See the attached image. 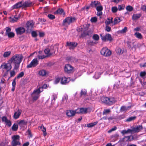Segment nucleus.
Returning a JSON list of instances; mask_svg holds the SVG:
<instances>
[{"instance_id":"nucleus-1","label":"nucleus","mask_w":146,"mask_h":146,"mask_svg":"<svg viewBox=\"0 0 146 146\" xmlns=\"http://www.w3.org/2000/svg\"><path fill=\"white\" fill-rule=\"evenodd\" d=\"M23 57L22 55L16 54L12 56L9 61L13 63L14 65V69L17 70L19 68Z\"/></svg>"},{"instance_id":"nucleus-2","label":"nucleus","mask_w":146,"mask_h":146,"mask_svg":"<svg viewBox=\"0 0 146 146\" xmlns=\"http://www.w3.org/2000/svg\"><path fill=\"white\" fill-rule=\"evenodd\" d=\"M102 102L106 104L109 105H112L114 104L116 100L113 98H108L105 96H102L101 98Z\"/></svg>"},{"instance_id":"nucleus-3","label":"nucleus","mask_w":146,"mask_h":146,"mask_svg":"<svg viewBox=\"0 0 146 146\" xmlns=\"http://www.w3.org/2000/svg\"><path fill=\"white\" fill-rule=\"evenodd\" d=\"M13 140L11 142L12 145H20L21 143L19 141L20 136L19 135H14L12 137Z\"/></svg>"},{"instance_id":"nucleus-4","label":"nucleus","mask_w":146,"mask_h":146,"mask_svg":"<svg viewBox=\"0 0 146 146\" xmlns=\"http://www.w3.org/2000/svg\"><path fill=\"white\" fill-rule=\"evenodd\" d=\"M40 88H39L37 90H34L32 94V96L33 100H36L39 97V94L41 92V91L40 90Z\"/></svg>"},{"instance_id":"nucleus-5","label":"nucleus","mask_w":146,"mask_h":146,"mask_svg":"<svg viewBox=\"0 0 146 146\" xmlns=\"http://www.w3.org/2000/svg\"><path fill=\"white\" fill-rule=\"evenodd\" d=\"M34 23L31 21H28L27 22L25 26L26 31L28 32H30L33 28Z\"/></svg>"},{"instance_id":"nucleus-6","label":"nucleus","mask_w":146,"mask_h":146,"mask_svg":"<svg viewBox=\"0 0 146 146\" xmlns=\"http://www.w3.org/2000/svg\"><path fill=\"white\" fill-rule=\"evenodd\" d=\"M12 67L10 63H3L0 66L1 68L6 70L7 72L10 70Z\"/></svg>"},{"instance_id":"nucleus-7","label":"nucleus","mask_w":146,"mask_h":146,"mask_svg":"<svg viewBox=\"0 0 146 146\" xmlns=\"http://www.w3.org/2000/svg\"><path fill=\"white\" fill-rule=\"evenodd\" d=\"M101 54L106 56H109L111 54V52L106 48H103L101 51Z\"/></svg>"},{"instance_id":"nucleus-8","label":"nucleus","mask_w":146,"mask_h":146,"mask_svg":"<svg viewBox=\"0 0 146 146\" xmlns=\"http://www.w3.org/2000/svg\"><path fill=\"white\" fill-rule=\"evenodd\" d=\"M78 44L74 42H66V46L69 47L70 49H73Z\"/></svg>"},{"instance_id":"nucleus-9","label":"nucleus","mask_w":146,"mask_h":146,"mask_svg":"<svg viewBox=\"0 0 146 146\" xmlns=\"http://www.w3.org/2000/svg\"><path fill=\"white\" fill-rule=\"evenodd\" d=\"M76 20L74 17L72 18V17H68L66 18L64 20L63 24L64 25L66 23H67L68 24H70V23L74 22Z\"/></svg>"},{"instance_id":"nucleus-10","label":"nucleus","mask_w":146,"mask_h":146,"mask_svg":"<svg viewBox=\"0 0 146 146\" xmlns=\"http://www.w3.org/2000/svg\"><path fill=\"white\" fill-rule=\"evenodd\" d=\"M100 36L102 40L104 41L106 40L111 41L112 40L111 35L109 34H107L105 36H102V34H101Z\"/></svg>"},{"instance_id":"nucleus-11","label":"nucleus","mask_w":146,"mask_h":146,"mask_svg":"<svg viewBox=\"0 0 146 146\" xmlns=\"http://www.w3.org/2000/svg\"><path fill=\"white\" fill-rule=\"evenodd\" d=\"M38 64V61L37 58H35L31 62V63L28 65L27 67V68H31L32 66H35L37 65Z\"/></svg>"},{"instance_id":"nucleus-12","label":"nucleus","mask_w":146,"mask_h":146,"mask_svg":"<svg viewBox=\"0 0 146 146\" xmlns=\"http://www.w3.org/2000/svg\"><path fill=\"white\" fill-rule=\"evenodd\" d=\"M88 109L86 108H78L76 110L77 113H86L87 112Z\"/></svg>"},{"instance_id":"nucleus-13","label":"nucleus","mask_w":146,"mask_h":146,"mask_svg":"<svg viewBox=\"0 0 146 146\" xmlns=\"http://www.w3.org/2000/svg\"><path fill=\"white\" fill-rule=\"evenodd\" d=\"M73 69V67L70 64H67L65 66L64 70L67 73H70Z\"/></svg>"},{"instance_id":"nucleus-14","label":"nucleus","mask_w":146,"mask_h":146,"mask_svg":"<svg viewBox=\"0 0 146 146\" xmlns=\"http://www.w3.org/2000/svg\"><path fill=\"white\" fill-rule=\"evenodd\" d=\"M17 33L18 35H21L25 31V29L23 27H20L16 29Z\"/></svg>"},{"instance_id":"nucleus-15","label":"nucleus","mask_w":146,"mask_h":146,"mask_svg":"<svg viewBox=\"0 0 146 146\" xmlns=\"http://www.w3.org/2000/svg\"><path fill=\"white\" fill-rule=\"evenodd\" d=\"M76 110L75 111L71 110H67L66 112V115L69 117L74 116L76 113H77Z\"/></svg>"},{"instance_id":"nucleus-16","label":"nucleus","mask_w":146,"mask_h":146,"mask_svg":"<svg viewBox=\"0 0 146 146\" xmlns=\"http://www.w3.org/2000/svg\"><path fill=\"white\" fill-rule=\"evenodd\" d=\"M143 127L141 125L137 126L136 127L133 128V133H137L143 129Z\"/></svg>"},{"instance_id":"nucleus-17","label":"nucleus","mask_w":146,"mask_h":146,"mask_svg":"<svg viewBox=\"0 0 146 146\" xmlns=\"http://www.w3.org/2000/svg\"><path fill=\"white\" fill-rule=\"evenodd\" d=\"M22 112V110H21L18 109L17 112H15L14 114L13 115V117L15 119H17L18 118Z\"/></svg>"},{"instance_id":"nucleus-18","label":"nucleus","mask_w":146,"mask_h":146,"mask_svg":"<svg viewBox=\"0 0 146 146\" xmlns=\"http://www.w3.org/2000/svg\"><path fill=\"white\" fill-rule=\"evenodd\" d=\"M92 32L91 31H88L87 32H84V33L81 34L80 37L83 38L84 37L88 35L91 37V34H92Z\"/></svg>"},{"instance_id":"nucleus-19","label":"nucleus","mask_w":146,"mask_h":146,"mask_svg":"<svg viewBox=\"0 0 146 146\" xmlns=\"http://www.w3.org/2000/svg\"><path fill=\"white\" fill-rule=\"evenodd\" d=\"M100 3L98 1H92L90 3V5L92 7H96L97 5H100Z\"/></svg>"},{"instance_id":"nucleus-20","label":"nucleus","mask_w":146,"mask_h":146,"mask_svg":"<svg viewBox=\"0 0 146 146\" xmlns=\"http://www.w3.org/2000/svg\"><path fill=\"white\" fill-rule=\"evenodd\" d=\"M22 7H23V3L22 1L19 2L14 5L13 6V8L17 9Z\"/></svg>"},{"instance_id":"nucleus-21","label":"nucleus","mask_w":146,"mask_h":146,"mask_svg":"<svg viewBox=\"0 0 146 146\" xmlns=\"http://www.w3.org/2000/svg\"><path fill=\"white\" fill-rule=\"evenodd\" d=\"M32 4V3L29 1H26L23 3V7H30Z\"/></svg>"},{"instance_id":"nucleus-22","label":"nucleus","mask_w":146,"mask_h":146,"mask_svg":"<svg viewBox=\"0 0 146 146\" xmlns=\"http://www.w3.org/2000/svg\"><path fill=\"white\" fill-rule=\"evenodd\" d=\"M50 50L49 48H47L45 49L44 50V52L45 54H46V56L48 57H50L52 56V53L50 52Z\"/></svg>"},{"instance_id":"nucleus-23","label":"nucleus","mask_w":146,"mask_h":146,"mask_svg":"<svg viewBox=\"0 0 146 146\" xmlns=\"http://www.w3.org/2000/svg\"><path fill=\"white\" fill-rule=\"evenodd\" d=\"M20 17L21 15L20 14H19L17 17H14L13 18H12L11 17H10V19H11L10 22H17Z\"/></svg>"},{"instance_id":"nucleus-24","label":"nucleus","mask_w":146,"mask_h":146,"mask_svg":"<svg viewBox=\"0 0 146 146\" xmlns=\"http://www.w3.org/2000/svg\"><path fill=\"white\" fill-rule=\"evenodd\" d=\"M27 122L25 121L24 120H22L20 121L18 123V124L21 126H23L24 125H27Z\"/></svg>"},{"instance_id":"nucleus-25","label":"nucleus","mask_w":146,"mask_h":146,"mask_svg":"<svg viewBox=\"0 0 146 146\" xmlns=\"http://www.w3.org/2000/svg\"><path fill=\"white\" fill-rule=\"evenodd\" d=\"M18 128V125L16 123H14L12 127V130L13 131H16L17 130Z\"/></svg>"},{"instance_id":"nucleus-26","label":"nucleus","mask_w":146,"mask_h":146,"mask_svg":"<svg viewBox=\"0 0 146 146\" xmlns=\"http://www.w3.org/2000/svg\"><path fill=\"white\" fill-rule=\"evenodd\" d=\"M141 16V14H133V19L134 20H136L139 18Z\"/></svg>"},{"instance_id":"nucleus-27","label":"nucleus","mask_w":146,"mask_h":146,"mask_svg":"<svg viewBox=\"0 0 146 146\" xmlns=\"http://www.w3.org/2000/svg\"><path fill=\"white\" fill-rule=\"evenodd\" d=\"M64 12V10L62 9H59L56 11H55L54 13L55 14H61L63 13Z\"/></svg>"},{"instance_id":"nucleus-28","label":"nucleus","mask_w":146,"mask_h":146,"mask_svg":"<svg viewBox=\"0 0 146 146\" xmlns=\"http://www.w3.org/2000/svg\"><path fill=\"white\" fill-rule=\"evenodd\" d=\"M121 21L120 18L119 17H116L114 19V24H116Z\"/></svg>"},{"instance_id":"nucleus-29","label":"nucleus","mask_w":146,"mask_h":146,"mask_svg":"<svg viewBox=\"0 0 146 146\" xmlns=\"http://www.w3.org/2000/svg\"><path fill=\"white\" fill-rule=\"evenodd\" d=\"M67 83V78L65 77H63L61 80V83L62 84H65Z\"/></svg>"},{"instance_id":"nucleus-30","label":"nucleus","mask_w":146,"mask_h":146,"mask_svg":"<svg viewBox=\"0 0 146 146\" xmlns=\"http://www.w3.org/2000/svg\"><path fill=\"white\" fill-rule=\"evenodd\" d=\"M39 74L40 75L44 76L46 75V72L45 70H42L39 71Z\"/></svg>"},{"instance_id":"nucleus-31","label":"nucleus","mask_w":146,"mask_h":146,"mask_svg":"<svg viewBox=\"0 0 146 146\" xmlns=\"http://www.w3.org/2000/svg\"><path fill=\"white\" fill-rule=\"evenodd\" d=\"M129 108V107H126L125 106H122L121 108L120 111H125L128 109Z\"/></svg>"},{"instance_id":"nucleus-32","label":"nucleus","mask_w":146,"mask_h":146,"mask_svg":"<svg viewBox=\"0 0 146 146\" xmlns=\"http://www.w3.org/2000/svg\"><path fill=\"white\" fill-rule=\"evenodd\" d=\"M8 37L9 38H11L14 37L15 36L14 33L12 32H10L9 33H8L7 34Z\"/></svg>"},{"instance_id":"nucleus-33","label":"nucleus","mask_w":146,"mask_h":146,"mask_svg":"<svg viewBox=\"0 0 146 146\" xmlns=\"http://www.w3.org/2000/svg\"><path fill=\"white\" fill-rule=\"evenodd\" d=\"M113 22V20H110V19L109 18L107 19L106 21H105V23L106 25H109L111 23H112Z\"/></svg>"},{"instance_id":"nucleus-34","label":"nucleus","mask_w":146,"mask_h":146,"mask_svg":"<svg viewBox=\"0 0 146 146\" xmlns=\"http://www.w3.org/2000/svg\"><path fill=\"white\" fill-rule=\"evenodd\" d=\"M135 35L136 36V37L138 38H139V39H141L142 38V36L141 35V33H135Z\"/></svg>"},{"instance_id":"nucleus-35","label":"nucleus","mask_w":146,"mask_h":146,"mask_svg":"<svg viewBox=\"0 0 146 146\" xmlns=\"http://www.w3.org/2000/svg\"><path fill=\"white\" fill-rule=\"evenodd\" d=\"M11 52L10 51L5 52L3 55V56L4 57H7L9 56H10V55L11 54Z\"/></svg>"},{"instance_id":"nucleus-36","label":"nucleus","mask_w":146,"mask_h":146,"mask_svg":"<svg viewBox=\"0 0 146 146\" xmlns=\"http://www.w3.org/2000/svg\"><path fill=\"white\" fill-rule=\"evenodd\" d=\"M5 122L6 123V125L8 126L9 127H10L11 126V123L10 120L7 119Z\"/></svg>"},{"instance_id":"nucleus-37","label":"nucleus","mask_w":146,"mask_h":146,"mask_svg":"<svg viewBox=\"0 0 146 146\" xmlns=\"http://www.w3.org/2000/svg\"><path fill=\"white\" fill-rule=\"evenodd\" d=\"M93 38L96 40H98L99 38V36L97 34L94 35L93 36Z\"/></svg>"},{"instance_id":"nucleus-38","label":"nucleus","mask_w":146,"mask_h":146,"mask_svg":"<svg viewBox=\"0 0 146 146\" xmlns=\"http://www.w3.org/2000/svg\"><path fill=\"white\" fill-rule=\"evenodd\" d=\"M97 123V122H95L94 123H90L89 124H87V127H92L94 126V125H96Z\"/></svg>"},{"instance_id":"nucleus-39","label":"nucleus","mask_w":146,"mask_h":146,"mask_svg":"<svg viewBox=\"0 0 146 146\" xmlns=\"http://www.w3.org/2000/svg\"><path fill=\"white\" fill-rule=\"evenodd\" d=\"M126 9L127 11H131L133 10V8L132 6L128 5L126 7Z\"/></svg>"},{"instance_id":"nucleus-40","label":"nucleus","mask_w":146,"mask_h":146,"mask_svg":"<svg viewBox=\"0 0 146 146\" xmlns=\"http://www.w3.org/2000/svg\"><path fill=\"white\" fill-rule=\"evenodd\" d=\"M136 116H133V117H131L129 118L128 119L126 120V121H131L135 119L136 118Z\"/></svg>"},{"instance_id":"nucleus-41","label":"nucleus","mask_w":146,"mask_h":146,"mask_svg":"<svg viewBox=\"0 0 146 146\" xmlns=\"http://www.w3.org/2000/svg\"><path fill=\"white\" fill-rule=\"evenodd\" d=\"M117 53L119 54H122L123 52V51H122L121 49L120 48H117L116 50Z\"/></svg>"},{"instance_id":"nucleus-42","label":"nucleus","mask_w":146,"mask_h":146,"mask_svg":"<svg viewBox=\"0 0 146 146\" xmlns=\"http://www.w3.org/2000/svg\"><path fill=\"white\" fill-rule=\"evenodd\" d=\"M90 21L92 23H95L97 22V18L96 17H94L91 19Z\"/></svg>"},{"instance_id":"nucleus-43","label":"nucleus","mask_w":146,"mask_h":146,"mask_svg":"<svg viewBox=\"0 0 146 146\" xmlns=\"http://www.w3.org/2000/svg\"><path fill=\"white\" fill-rule=\"evenodd\" d=\"M127 30V27H125L122 30L120 31L119 32L121 33H125Z\"/></svg>"},{"instance_id":"nucleus-44","label":"nucleus","mask_w":146,"mask_h":146,"mask_svg":"<svg viewBox=\"0 0 146 146\" xmlns=\"http://www.w3.org/2000/svg\"><path fill=\"white\" fill-rule=\"evenodd\" d=\"M24 73L23 72H21L17 76V78H20L22 77L24 75Z\"/></svg>"},{"instance_id":"nucleus-45","label":"nucleus","mask_w":146,"mask_h":146,"mask_svg":"<svg viewBox=\"0 0 146 146\" xmlns=\"http://www.w3.org/2000/svg\"><path fill=\"white\" fill-rule=\"evenodd\" d=\"M110 112V109H106L104 110L103 112V114L105 115L108 113H109Z\"/></svg>"},{"instance_id":"nucleus-46","label":"nucleus","mask_w":146,"mask_h":146,"mask_svg":"<svg viewBox=\"0 0 146 146\" xmlns=\"http://www.w3.org/2000/svg\"><path fill=\"white\" fill-rule=\"evenodd\" d=\"M96 9L98 12L101 11L103 10V7L102 6H98L96 7Z\"/></svg>"},{"instance_id":"nucleus-47","label":"nucleus","mask_w":146,"mask_h":146,"mask_svg":"<svg viewBox=\"0 0 146 146\" xmlns=\"http://www.w3.org/2000/svg\"><path fill=\"white\" fill-rule=\"evenodd\" d=\"M124 7L125 6L124 5H119L118 9L120 11L121 10L124 9Z\"/></svg>"},{"instance_id":"nucleus-48","label":"nucleus","mask_w":146,"mask_h":146,"mask_svg":"<svg viewBox=\"0 0 146 146\" xmlns=\"http://www.w3.org/2000/svg\"><path fill=\"white\" fill-rule=\"evenodd\" d=\"M118 9H117V7H113L112 8V11L113 12V13H115L116 12L117 10Z\"/></svg>"},{"instance_id":"nucleus-49","label":"nucleus","mask_w":146,"mask_h":146,"mask_svg":"<svg viewBox=\"0 0 146 146\" xmlns=\"http://www.w3.org/2000/svg\"><path fill=\"white\" fill-rule=\"evenodd\" d=\"M10 77H12L14 76L15 74V72L13 70L11 71L10 72Z\"/></svg>"},{"instance_id":"nucleus-50","label":"nucleus","mask_w":146,"mask_h":146,"mask_svg":"<svg viewBox=\"0 0 146 146\" xmlns=\"http://www.w3.org/2000/svg\"><path fill=\"white\" fill-rule=\"evenodd\" d=\"M48 17L50 19H55V17L54 15L52 14H48Z\"/></svg>"},{"instance_id":"nucleus-51","label":"nucleus","mask_w":146,"mask_h":146,"mask_svg":"<svg viewBox=\"0 0 146 146\" xmlns=\"http://www.w3.org/2000/svg\"><path fill=\"white\" fill-rule=\"evenodd\" d=\"M146 75V72L145 71L141 72L140 74V75L141 77H143Z\"/></svg>"},{"instance_id":"nucleus-52","label":"nucleus","mask_w":146,"mask_h":146,"mask_svg":"<svg viewBox=\"0 0 146 146\" xmlns=\"http://www.w3.org/2000/svg\"><path fill=\"white\" fill-rule=\"evenodd\" d=\"M38 58L39 59H44L46 57H47L46 56H45L44 55H42V56L38 55Z\"/></svg>"},{"instance_id":"nucleus-53","label":"nucleus","mask_w":146,"mask_h":146,"mask_svg":"<svg viewBox=\"0 0 146 146\" xmlns=\"http://www.w3.org/2000/svg\"><path fill=\"white\" fill-rule=\"evenodd\" d=\"M32 35L33 37H36L37 36V34L35 31H33L32 33Z\"/></svg>"},{"instance_id":"nucleus-54","label":"nucleus","mask_w":146,"mask_h":146,"mask_svg":"<svg viewBox=\"0 0 146 146\" xmlns=\"http://www.w3.org/2000/svg\"><path fill=\"white\" fill-rule=\"evenodd\" d=\"M11 29L9 27H7L6 28V34L7 35L8 33L10 32L11 31Z\"/></svg>"},{"instance_id":"nucleus-55","label":"nucleus","mask_w":146,"mask_h":146,"mask_svg":"<svg viewBox=\"0 0 146 146\" xmlns=\"http://www.w3.org/2000/svg\"><path fill=\"white\" fill-rule=\"evenodd\" d=\"M86 94V92L85 91H81V96L82 95L85 96Z\"/></svg>"},{"instance_id":"nucleus-56","label":"nucleus","mask_w":146,"mask_h":146,"mask_svg":"<svg viewBox=\"0 0 146 146\" xmlns=\"http://www.w3.org/2000/svg\"><path fill=\"white\" fill-rule=\"evenodd\" d=\"M40 129H41L42 131L43 132L46 131V129L43 126H42L40 127Z\"/></svg>"},{"instance_id":"nucleus-57","label":"nucleus","mask_w":146,"mask_h":146,"mask_svg":"<svg viewBox=\"0 0 146 146\" xmlns=\"http://www.w3.org/2000/svg\"><path fill=\"white\" fill-rule=\"evenodd\" d=\"M7 117L5 116H3L2 118V121L3 122H5L7 120Z\"/></svg>"},{"instance_id":"nucleus-58","label":"nucleus","mask_w":146,"mask_h":146,"mask_svg":"<svg viewBox=\"0 0 146 146\" xmlns=\"http://www.w3.org/2000/svg\"><path fill=\"white\" fill-rule=\"evenodd\" d=\"M111 30V27H110L107 26L106 27V30L108 31L109 32Z\"/></svg>"},{"instance_id":"nucleus-59","label":"nucleus","mask_w":146,"mask_h":146,"mask_svg":"<svg viewBox=\"0 0 146 146\" xmlns=\"http://www.w3.org/2000/svg\"><path fill=\"white\" fill-rule=\"evenodd\" d=\"M16 79V78H15L13 80V81L12 83V85L13 87H15L16 85V81L15 80Z\"/></svg>"},{"instance_id":"nucleus-60","label":"nucleus","mask_w":146,"mask_h":146,"mask_svg":"<svg viewBox=\"0 0 146 146\" xmlns=\"http://www.w3.org/2000/svg\"><path fill=\"white\" fill-rule=\"evenodd\" d=\"M27 133H28V134L29 135L30 137H32V135L31 133V131L29 129H28V130Z\"/></svg>"},{"instance_id":"nucleus-61","label":"nucleus","mask_w":146,"mask_h":146,"mask_svg":"<svg viewBox=\"0 0 146 146\" xmlns=\"http://www.w3.org/2000/svg\"><path fill=\"white\" fill-rule=\"evenodd\" d=\"M127 133H134L133 131V128L132 129H128L127 130Z\"/></svg>"},{"instance_id":"nucleus-62","label":"nucleus","mask_w":146,"mask_h":146,"mask_svg":"<svg viewBox=\"0 0 146 146\" xmlns=\"http://www.w3.org/2000/svg\"><path fill=\"white\" fill-rule=\"evenodd\" d=\"M39 36L40 37H43L44 35V34L43 32H39Z\"/></svg>"},{"instance_id":"nucleus-63","label":"nucleus","mask_w":146,"mask_h":146,"mask_svg":"<svg viewBox=\"0 0 146 146\" xmlns=\"http://www.w3.org/2000/svg\"><path fill=\"white\" fill-rule=\"evenodd\" d=\"M141 9L143 11H146V6L143 5L141 7Z\"/></svg>"},{"instance_id":"nucleus-64","label":"nucleus","mask_w":146,"mask_h":146,"mask_svg":"<svg viewBox=\"0 0 146 146\" xmlns=\"http://www.w3.org/2000/svg\"><path fill=\"white\" fill-rule=\"evenodd\" d=\"M116 127H114L113 128L111 129L110 130H109L108 131V132L110 133L112 131L115 130L116 129Z\"/></svg>"}]
</instances>
